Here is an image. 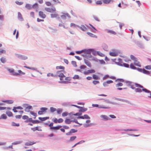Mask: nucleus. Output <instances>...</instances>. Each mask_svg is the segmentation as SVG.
Masks as SVG:
<instances>
[{
  "label": "nucleus",
  "instance_id": "obj_14",
  "mask_svg": "<svg viewBox=\"0 0 151 151\" xmlns=\"http://www.w3.org/2000/svg\"><path fill=\"white\" fill-rule=\"evenodd\" d=\"M141 71L143 73L148 75H150V71L146 70L145 69H140Z\"/></svg>",
  "mask_w": 151,
  "mask_h": 151
},
{
  "label": "nucleus",
  "instance_id": "obj_3",
  "mask_svg": "<svg viewBox=\"0 0 151 151\" xmlns=\"http://www.w3.org/2000/svg\"><path fill=\"white\" fill-rule=\"evenodd\" d=\"M71 78L70 77H65L62 79V80L60 81V83L66 84L70 82L71 80Z\"/></svg>",
  "mask_w": 151,
  "mask_h": 151
},
{
  "label": "nucleus",
  "instance_id": "obj_12",
  "mask_svg": "<svg viewBox=\"0 0 151 151\" xmlns=\"http://www.w3.org/2000/svg\"><path fill=\"white\" fill-rule=\"evenodd\" d=\"M91 122V121L89 120H87L86 121V124H84V127H89L92 125V124H89Z\"/></svg>",
  "mask_w": 151,
  "mask_h": 151
},
{
  "label": "nucleus",
  "instance_id": "obj_7",
  "mask_svg": "<svg viewBox=\"0 0 151 151\" xmlns=\"http://www.w3.org/2000/svg\"><path fill=\"white\" fill-rule=\"evenodd\" d=\"M95 72V71L94 69H90L87 70L86 71H84L83 73L85 75H88L90 73H93Z\"/></svg>",
  "mask_w": 151,
  "mask_h": 151
},
{
  "label": "nucleus",
  "instance_id": "obj_11",
  "mask_svg": "<svg viewBox=\"0 0 151 151\" xmlns=\"http://www.w3.org/2000/svg\"><path fill=\"white\" fill-rule=\"evenodd\" d=\"M39 16L43 19H44L46 17V15L42 11H40L39 13Z\"/></svg>",
  "mask_w": 151,
  "mask_h": 151
},
{
  "label": "nucleus",
  "instance_id": "obj_57",
  "mask_svg": "<svg viewBox=\"0 0 151 151\" xmlns=\"http://www.w3.org/2000/svg\"><path fill=\"white\" fill-rule=\"evenodd\" d=\"M83 52V50L81 51H78L76 52V53L77 54H80Z\"/></svg>",
  "mask_w": 151,
  "mask_h": 151
},
{
  "label": "nucleus",
  "instance_id": "obj_8",
  "mask_svg": "<svg viewBox=\"0 0 151 151\" xmlns=\"http://www.w3.org/2000/svg\"><path fill=\"white\" fill-rule=\"evenodd\" d=\"M52 121L55 123L56 124L62 123L63 122V120L62 118H60L58 119L56 118H54L52 119Z\"/></svg>",
  "mask_w": 151,
  "mask_h": 151
},
{
  "label": "nucleus",
  "instance_id": "obj_60",
  "mask_svg": "<svg viewBox=\"0 0 151 151\" xmlns=\"http://www.w3.org/2000/svg\"><path fill=\"white\" fill-rule=\"evenodd\" d=\"M123 66L126 68H128L129 67V65L126 63H123Z\"/></svg>",
  "mask_w": 151,
  "mask_h": 151
},
{
  "label": "nucleus",
  "instance_id": "obj_52",
  "mask_svg": "<svg viewBox=\"0 0 151 151\" xmlns=\"http://www.w3.org/2000/svg\"><path fill=\"white\" fill-rule=\"evenodd\" d=\"M0 60H1V62L3 63H4L6 61L5 58L3 57L1 58Z\"/></svg>",
  "mask_w": 151,
  "mask_h": 151
},
{
  "label": "nucleus",
  "instance_id": "obj_48",
  "mask_svg": "<svg viewBox=\"0 0 151 151\" xmlns=\"http://www.w3.org/2000/svg\"><path fill=\"white\" fill-rule=\"evenodd\" d=\"M15 3L17 5H22L23 3L22 2H19L18 1H15Z\"/></svg>",
  "mask_w": 151,
  "mask_h": 151
},
{
  "label": "nucleus",
  "instance_id": "obj_49",
  "mask_svg": "<svg viewBox=\"0 0 151 151\" xmlns=\"http://www.w3.org/2000/svg\"><path fill=\"white\" fill-rule=\"evenodd\" d=\"M62 111V109H59L57 110V112L58 114H60Z\"/></svg>",
  "mask_w": 151,
  "mask_h": 151
},
{
  "label": "nucleus",
  "instance_id": "obj_42",
  "mask_svg": "<svg viewBox=\"0 0 151 151\" xmlns=\"http://www.w3.org/2000/svg\"><path fill=\"white\" fill-rule=\"evenodd\" d=\"M6 51L5 50L0 49V55L2 54H5Z\"/></svg>",
  "mask_w": 151,
  "mask_h": 151
},
{
  "label": "nucleus",
  "instance_id": "obj_59",
  "mask_svg": "<svg viewBox=\"0 0 151 151\" xmlns=\"http://www.w3.org/2000/svg\"><path fill=\"white\" fill-rule=\"evenodd\" d=\"M32 6V8H37L38 7V4L37 3H35Z\"/></svg>",
  "mask_w": 151,
  "mask_h": 151
},
{
  "label": "nucleus",
  "instance_id": "obj_9",
  "mask_svg": "<svg viewBox=\"0 0 151 151\" xmlns=\"http://www.w3.org/2000/svg\"><path fill=\"white\" fill-rule=\"evenodd\" d=\"M63 14L61 16V17L63 19H65L66 17L70 18V16L69 14L67 13H62Z\"/></svg>",
  "mask_w": 151,
  "mask_h": 151
},
{
  "label": "nucleus",
  "instance_id": "obj_23",
  "mask_svg": "<svg viewBox=\"0 0 151 151\" xmlns=\"http://www.w3.org/2000/svg\"><path fill=\"white\" fill-rule=\"evenodd\" d=\"M85 63L88 67H91V65L90 63L87 60H84Z\"/></svg>",
  "mask_w": 151,
  "mask_h": 151
},
{
  "label": "nucleus",
  "instance_id": "obj_6",
  "mask_svg": "<svg viewBox=\"0 0 151 151\" xmlns=\"http://www.w3.org/2000/svg\"><path fill=\"white\" fill-rule=\"evenodd\" d=\"M45 10L47 12L51 13H52L56 11L55 8H50L46 7L45 8Z\"/></svg>",
  "mask_w": 151,
  "mask_h": 151
},
{
  "label": "nucleus",
  "instance_id": "obj_17",
  "mask_svg": "<svg viewBox=\"0 0 151 151\" xmlns=\"http://www.w3.org/2000/svg\"><path fill=\"white\" fill-rule=\"evenodd\" d=\"M31 129L33 131L35 132L36 130H38L39 131H41L42 130L40 129V127H35L31 128Z\"/></svg>",
  "mask_w": 151,
  "mask_h": 151
},
{
  "label": "nucleus",
  "instance_id": "obj_43",
  "mask_svg": "<svg viewBox=\"0 0 151 151\" xmlns=\"http://www.w3.org/2000/svg\"><path fill=\"white\" fill-rule=\"evenodd\" d=\"M32 121V118H29L27 119L25 121V122H31V121Z\"/></svg>",
  "mask_w": 151,
  "mask_h": 151
},
{
  "label": "nucleus",
  "instance_id": "obj_37",
  "mask_svg": "<svg viewBox=\"0 0 151 151\" xmlns=\"http://www.w3.org/2000/svg\"><path fill=\"white\" fill-rule=\"evenodd\" d=\"M56 69H60L64 70L65 69V67L62 66H57L56 67Z\"/></svg>",
  "mask_w": 151,
  "mask_h": 151
},
{
  "label": "nucleus",
  "instance_id": "obj_45",
  "mask_svg": "<svg viewBox=\"0 0 151 151\" xmlns=\"http://www.w3.org/2000/svg\"><path fill=\"white\" fill-rule=\"evenodd\" d=\"M47 109V108L46 107H42L40 108V110H41L43 113L46 111Z\"/></svg>",
  "mask_w": 151,
  "mask_h": 151
},
{
  "label": "nucleus",
  "instance_id": "obj_50",
  "mask_svg": "<svg viewBox=\"0 0 151 151\" xmlns=\"http://www.w3.org/2000/svg\"><path fill=\"white\" fill-rule=\"evenodd\" d=\"M45 4L47 6H51L52 5L51 3L49 1L46 2Z\"/></svg>",
  "mask_w": 151,
  "mask_h": 151
},
{
  "label": "nucleus",
  "instance_id": "obj_47",
  "mask_svg": "<svg viewBox=\"0 0 151 151\" xmlns=\"http://www.w3.org/2000/svg\"><path fill=\"white\" fill-rule=\"evenodd\" d=\"M50 110L51 112H53L55 111L56 110V109L53 107H51L50 108Z\"/></svg>",
  "mask_w": 151,
  "mask_h": 151
},
{
  "label": "nucleus",
  "instance_id": "obj_36",
  "mask_svg": "<svg viewBox=\"0 0 151 151\" xmlns=\"http://www.w3.org/2000/svg\"><path fill=\"white\" fill-rule=\"evenodd\" d=\"M47 76L48 77H57V75H54L53 73H47Z\"/></svg>",
  "mask_w": 151,
  "mask_h": 151
},
{
  "label": "nucleus",
  "instance_id": "obj_15",
  "mask_svg": "<svg viewBox=\"0 0 151 151\" xmlns=\"http://www.w3.org/2000/svg\"><path fill=\"white\" fill-rule=\"evenodd\" d=\"M78 118H80L82 119H90V117L87 115L85 114L83 115V116H81L79 117H78Z\"/></svg>",
  "mask_w": 151,
  "mask_h": 151
},
{
  "label": "nucleus",
  "instance_id": "obj_33",
  "mask_svg": "<svg viewBox=\"0 0 151 151\" xmlns=\"http://www.w3.org/2000/svg\"><path fill=\"white\" fill-rule=\"evenodd\" d=\"M12 125L13 126L19 127V123L17 124L14 122H12Z\"/></svg>",
  "mask_w": 151,
  "mask_h": 151
},
{
  "label": "nucleus",
  "instance_id": "obj_20",
  "mask_svg": "<svg viewBox=\"0 0 151 151\" xmlns=\"http://www.w3.org/2000/svg\"><path fill=\"white\" fill-rule=\"evenodd\" d=\"M32 108V106H27L25 109V111L27 112L29 111Z\"/></svg>",
  "mask_w": 151,
  "mask_h": 151
},
{
  "label": "nucleus",
  "instance_id": "obj_19",
  "mask_svg": "<svg viewBox=\"0 0 151 151\" xmlns=\"http://www.w3.org/2000/svg\"><path fill=\"white\" fill-rule=\"evenodd\" d=\"M101 117L104 120H107L109 119V117L106 115H102L101 116Z\"/></svg>",
  "mask_w": 151,
  "mask_h": 151
},
{
  "label": "nucleus",
  "instance_id": "obj_1",
  "mask_svg": "<svg viewBox=\"0 0 151 151\" xmlns=\"http://www.w3.org/2000/svg\"><path fill=\"white\" fill-rule=\"evenodd\" d=\"M116 81L118 82L117 85H122L123 84H126L127 85H130L132 83L129 81H125L122 79H118L116 80Z\"/></svg>",
  "mask_w": 151,
  "mask_h": 151
},
{
  "label": "nucleus",
  "instance_id": "obj_34",
  "mask_svg": "<svg viewBox=\"0 0 151 151\" xmlns=\"http://www.w3.org/2000/svg\"><path fill=\"white\" fill-rule=\"evenodd\" d=\"M18 18L19 19H22V17L21 14L20 12H18Z\"/></svg>",
  "mask_w": 151,
  "mask_h": 151
},
{
  "label": "nucleus",
  "instance_id": "obj_2",
  "mask_svg": "<svg viewBox=\"0 0 151 151\" xmlns=\"http://www.w3.org/2000/svg\"><path fill=\"white\" fill-rule=\"evenodd\" d=\"M9 71L10 73H12L13 75L15 76H18L21 75H24L25 73L22 72L21 70H18L17 72H14V70L13 69H9Z\"/></svg>",
  "mask_w": 151,
  "mask_h": 151
},
{
  "label": "nucleus",
  "instance_id": "obj_29",
  "mask_svg": "<svg viewBox=\"0 0 151 151\" xmlns=\"http://www.w3.org/2000/svg\"><path fill=\"white\" fill-rule=\"evenodd\" d=\"M76 137H77L76 136H73L71 137H70V139L68 140V141L69 142L73 141V140H74L76 138Z\"/></svg>",
  "mask_w": 151,
  "mask_h": 151
},
{
  "label": "nucleus",
  "instance_id": "obj_27",
  "mask_svg": "<svg viewBox=\"0 0 151 151\" xmlns=\"http://www.w3.org/2000/svg\"><path fill=\"white\" fill-rule=\"evenodd\" d=\"M7 117L6 114H3L0 116V119H6Z\"/></svg>",
  "mask_w": 151,
  "mask_h": 151
},
{
  "label": "nucleus",
  "instance_id": "obj_39",
  "mask_svg": "<svg viewBox=\"0 0 151 151\" xmlns=\"http://www.w3.org/2000/svg\"><path fill=\"white\" fill-rule=\"evenodd\" d=\"M92 76L93 79H94L98 80L99 78V76L95 74H93Z\"/></svg>",
  "mask_w": 151,
  "mask_h": 151
},
{
  "label": "nucleus",
  "instance_id": "obj_4",
  "mask_svg": "<svg viewBox=\"0 0 151 151\" xmlns=\"http://www.w3.org/2000/svg\"><path fill=\"white\" fill-rule=\"evenodd\" d=\"M92 51V50L91 49H85L83 50V52H84L86 54V56L87 55L88 57L90 58H91L92 57V55L91 54V53Z\"/></svg>",
  "mask_w": 151,
  "mask_h": 151
},
{
  "label": "nucleus",
  "instance_id": "obj_40",
  "mask_svg": "<svg viewBox=\"0 0 151 151\" xmlns=\"http://www.w3.org/2000/svg\"><path fill=\"white\" fill-rule=\"evenodd\" d=\"M79 78L80 77L78 75H75L73 77V79H79Z\"/></svg>",
  "mask_w": 151,
  "mask_h": 151
},
{
  "label": "nucleus",
  "instance_id": "obj_35",
  "mask_svg": "<svg viewBox=\"0 0 151 151\" xmlns=\"http://www.w3.org/2000/svg\"><path fill=\"white\" fill-rule=\"evenodd\" d=\"M4 102L6 103L7 104H12L13 103V101L12 100H7L4 101Z\"/></svg>",
  "mask_w": 151,
  "mask_h": 151
},
{
  "label": "nucleus",
  "instance_id": "obj_64",
  "mask_svg": "<svg viewBox=\"0 0 151 151\" xmlns=\"http://www.w3.org/2000/svg\"><path fill=\"white\" fill-rule=\"evenodd\" d=\"M30 16L33 17V18H34L35 17V14H34V13L33 12H31L30 13Z\"/></svg>",
  "mask_w": 151,
  "mask_h": 151
},
{
  "label": "nucleus",
  "instance_id": "obj_28",
  "mask_svg": "<svg viewBox=\"0 0 151 151\" xmlns=\"http://www.w3.org/2000/svg\"><path fill=\"white\" fill-rule=\"evenodd\" d=\"M6 113L10 117L13 116V114L11 111H7L6 112Z\"/></svg>",
  "mask_w": 151,
  "mask_h": 151
},
{
  "label": "nucleus",
  "instance_id": "obj_30",
  "mask_svg": "<svg viewBox=\"0 0 151 151\" xmlns=\"http://www.w3.org/2000/svg\"><path fill=\"white\" fill-rule=\"evenodd\" d=\"M97 53L98 55L100 56L104 57L105 56V55L104 54L100 51H97Z\"/></svg>",
  "mask_w": 151,
  "mask_h": 151
},
{
  "label": "nucleus",
  "instance_id": "obj_62",
  "mask_svg": "<svg viewBox=\"0 0 151 151\" xmlns=\"http://www.w3.org/2000/svg\"><path fill=\"white\" fill-rule=\"evenodd\" d=\"M68 115V113L67 112H64L62 113V116H65Z\"/></svg>",
  "mask_w": 151,
  "mask_h": 151
},
{
  "label": "nucleus",
  "instance_id": "obj_24",
  "mask_svg": "<svg viewBox=\"0 0 151 151\" xmlns=\"http://www.w3.org/2000/svg\"><path fill=\"white\" fill-rule=\"evenodd\" d=\"M50 16L52 18H56L59 16L58 14L56 13L52 14H50Z\"/></svg>",
  "mask_w": 151,
  "mask_h": 151
},
{
  "label": "nucleus",
  "instance_id": "obj_22",
  "mask_svg": "<svg viewBox=\"0 0 151 151\" xmlns=\"http://www.w3.org/2000/svg\"><path fill=\"white\" fill-rule=\"evenodd\" d=\"M134 64L136 66L139 67L141 66V65L139 62L137 60V59L134 60Z\"/></svg>",
  "mask_w": 151,
  "mask_h": 151
},
{
  "label": "nucleus",
  "instance_id": "obj_58",
  "mask_svg": "<svg viewBox=\"0 0 151 151\" xmlns=\"http://www.w3.org/2000/svg\"><path fill=\"white\" fill-rule=\"evenodd\" d=\"M130 58L132 59L133 60H135L137 59V58H135L134 55H131Z\"/></svg>",
  "mask_w": 151,
  "mask_h": 151
},
{
  "label": "nucleus",
  "instance_id": "obj_32",
  "mask_svg": "<svg viewBox=\"0 0 151 151\" xmlns=\"http://www.w3.org/2000/svg\"><path fill=\"white\" fill-rule=\"evenodd\" d=\"M81 109L79 110V111L80 112H84L87 110V109L86 108H83L81 107V108H80Z\"/></svg>",
  "mask_w": 151,
  "mask_h": 151
},
{
  "label": "nucleus",
  "instance_id": "obj_31",
  "mask_svg": "<svg viewBox=\"0 0 151 151\" xmlns=\"http://www.w3.org/2000/svg\"><path fill=\"white\" fill-rule=\"evenodd\" d=\"M30 113L31 114H32V115L34 116V119H35L37 116V113L32 111H30Z\"/></svg>",
  "mask_w": 151,
  "mask_h": 151
},
{
  "label": "nucleus",
  "instance_id": "obj_44",
  "mask_svg": "<svg viewBox=\"0 0 151 151\" xmlns=\"http://www.w3.org/2000/svg\"><path fill=\"white\" fill-rule=\"evenodd\" d=\"M113 78V77H110L109 76H108V75H106L104 76V77L103 78V79L105 80L106 79L109 78Z\"/></svg>",
  "mask_w": 151,
  "mask_h": 151
},
{
  "label": "nucleus",
  "instance_id": "obj_63",
  "mask_svg": "<svg viewBox=\"0 0 151 151\" xmlns=\"http://www.w3.org/2000/svg\"><path fill=\"white\" fill-rule=\"evenodd\" d=\"M96 3L97 4H102V2L101 1H97L96 2Z\"/></svg>",
  "mask_w": 151,
  "mask_h": 151
},
{
  "label": "nucleus",
  "instance_id": "obj_10",
  "mask_svg": "<svg viewBox=\"0 0 151 151\" xmlns=\"http://www.w3.org/2000/svg\"><path fill=\"white\" fill-rule=\"evenodd\" d=\"M118 52L115 50H114L113 52H109L110 55L112 56H116L118 55Z\"/></svg>",
  "mask_w": 151,
  "mask_h": 151
},
{
  "label": "nucleus",
  "instance_id": "obj_54",
  "mask_svg": "<svg viewBox=\"0 0 151 151\" xmlns=\"http://www.w3.org/2000/svg\"><path fill=\"white\" fill-rule=\"evenodd\" d=\"M105 101L106 103H109V104H115V103H114L112 102H110L109 100H105Z\"/></svg>",
  "mask_w": 151,
  "mask_h": 151
},
{
  "label": "nucleus",
  "instance_id": "obj_21",
  "mask_svg": "<svg viewBox=\"0 0 151 151\" xmlns=\"http://www.w3.org/2000/svg\"><path fill=\"white\" fill-rule=\"evenodd\" d=\"M79 27L82 31H85L87 30V27L84 25H82L81 27Z\"/></svg>",
  "mask_w": 151,
  "mask_h": 151
},
{
  "label": "nucleus",
  "instance_id": "obj_13",
  "mask_svg": "<svg viewBox=\"0 0 151 151\" xmlns=\"http://www.w3.org/2000/svg\"><path fill=\"white\" fill-rule=\"evenodd\" d=\"M106 32L110 34L113 35H116V32L114 31V30L110 29H107Z\"/></svg>",
  "mask_w": 151,
  "mask_h": 151
},
{
  "label": "nucleus",
  "instance_id": "obj_41",
  "mask_svg": "<svg viewBox=\"0 0 151 151\" xmlns=\"http://www.w3.org/2000/svg\"><path fill=\"white\" fill-rule=\"evenodd\" d=\"M112 0H104L103 1V3L105 4H109Z\"/></svg>",
  "mask_w": 151,
  "mask_h": 151
},
{
  "label": "nucleus",
  "instance_id": "obj_16",
  "mask_svg": "<svg viewBox=\"0 0 151 151\" xmlns=\"http://www.w3.org/2000/svg\"><path fill=\"white\" fill-rule=\"evenodd\" d=\"M35 143L36 142L34 141H29L26 142L25 143V145L27 146H30Z\"/></svg>",
  "mask_w": 151,
  "mask_h": 151
},
{
  "label": "nucleus",
  "instance_id": "obj_5",
  "mask_svg": "<svg viewBox=\"0 0 151 151\" xmlns=\"http://www.w3.org/2000/svg\"><path fill=\"white\" fill-rule=\"evenodd\" d=\"M62 71H58L56 72L57 76H58L60 77V81L62 80V79L65 77V76L62 72Z\"/></svg>",
  "mask_w": 151,
  "mask_h": 151
},
{
  "label": "nucleus",
  "instance_id": "obj_38",
  "mask_svg": "<svg viewBox=\"0 0 151 151\" xmlns=\"http://www.w3.org/2000/svg\"><path fill=\"white\" fill-rule=\"evenodd\" d=\"M87 34L88 35L92 37H96V36L94 34L89 32H87Z\"/></svg>",
  "mask_w": 151,
  "mask_h": 151
},
{
  "label": "nucleus",
  "instance_id": "obj_55",
  "mask_svg": "<svg viewBox=\"0 0 151 151\" xmlns=\"http://www.w3.org/2000/svg\"><path fill=\"white\" fill-rule=\"evenodd\" d=\"M145 68L146 69H147L148 70H150V69H151V65H147V66H146Z\"/></svg>",
  "mask_w": 151,
  "mask_h": 151
},
{
  "label": "nucleus",
  "instance_id": "obj_46",
  "mask_svg": "<svg viewBox=\"0 0 151 151\" xmlns=\"http://www.w3.org/2000/svg\"><path fill=\"white\" fill-rule=\"evenodd\" d=\"M71 121L69 119H66L65 120V122L66 124H69L70 123Z\"/></svg>",
  "mask_w": 151,
  "mask_h": 151
},
{
  "label": "nucleus",
  "instance_id": "obj_25",
  "mask_svg": "<svg viewBox=\"0 0 151 151\" xmlns=\"http://www.w3.org/2000/svg\"><path fill=\"white\" fill-rule=\"evenodd\" d=\"M49 117H39V119L42 121H45L47 119H49Z\"/></svg>",
  "mask_w": 151,
  "mask_h": 151
},
{
  "label": "nucleus",
  "instance_id": "obj_26",
  "mask_svg": "<svg viewBox=\"0 0 151 151\" xmlns=\"http://www.w3.org/2000/svg\"><path fill=\"white\" fill-rule=\"evenodd\" d=\"M25 7L28 9H30L32 8V6L30 4H27L26 5Z\"/></svg>",
  "mask_w": 151,
  "mask_h": 151
},
{
  "label": "nucleus",
  "instance_id": "obj_56",
  "mask_svg": "<svg viewBox=\"0 0 151 151\" xmlns=\"http://www.w3.org/2000/svg\"><path fill=\"white\" fill-rule=\"evenodd\" d=\"M28 116L26 115H24L22 116V118L23 119L25 120L28 118Z\"/></svg>",
  "mask_w": 151,
  "mask_h": 151
},
{
  "label": "nucleus",
  "instance_id": "obj_51",
  "mask_svg": "<svg viewBox=\"0 0 151 151\" xmlns=\"http://www.w3.org/2000/svg\"><path fill=\"white\" fill-rule=\"evenodd\" d=\"M130 67L133 69H136V67L134 66L132 63H131L130 65Z\"/></svg>",
  "mask_w": 151,
  "mask_h": 151
},
{
  "label": "nucleus",
  "instance_id": "obj_61",
  "mask_svg": "<svg viewBox=\"0 0 151 151\" xmlns=\"http://www.w3.org/2000/svg\"><path fill=\"white\" fill-rule=\"evenodd\" d=\"M93 83L94 84H96L99 83V82L98 81H93Z\"/></svg>",
  "mask_w": 151,
  "mask_h": 151
},
{
  "label": "nucleus",
  "instance_id": "obj_53",
  "mask_svg": "<svg viewBox=\"0 0 151 151\" xmlns=\"http://www.w3.org/2000/svg\"><path fill=\"white\" fill-rule=\"evenodd\" d=\"M71 133H74L77 132V130H76L74 129H72L70 130Z\"/></svg>",
  "mask_w": 151,
  "mask_h": 151
},
{
  "label": "nucleus",
  "instance_id": "obj_18",
  "mask_svg": "<svg viewBox=\"0 0 151 151\" xmlns=\"http://www.w3.org/2000/svg\"><path fill=\"white\" fill-rule=\"evenodd\" d=\"M62 127L61 126H58L56 127H50V129L51 130H58Z\"/></svg>",
  "mask_w": 151,
  "mask_h": 151
}]
</instances>
